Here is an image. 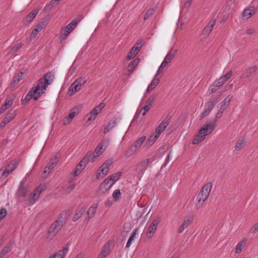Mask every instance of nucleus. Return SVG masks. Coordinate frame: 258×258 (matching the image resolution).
<instances>
[{
  "label": "nucleus",
  "instance_id": "nucleus-26",
  "mask_svg": "<svg viewBox=\"0 0 258 258\" xmlns=\"http://www.w3.org/2000/svg\"><path fill=\"white\" fill-rule=\"evenodd\" d=\"M68 247H63L62 250H59L55 254L50 255L49 258H62L68 252Z\"/></svg>",
  "mask_w": 258,
  "mask_h": 258
},
{
  "label": "nucleus",
  "instance_id": "nucleus-25",
  "mask_svg": "<svg viewBox=\"0 0 258 258\" xmlns=\"http://www.w3.org/2000/svg\"><path fill=\"white\" fill-rule=\"evenodd\" d=\"M109 248V244H106L98 255V258H105L110 252Z\"/></svg>",
  "mask_w": 258,
  "mask_h": 258
},
{
  "label": "nucleus",
  "instance_id": "nucleus-16",
  "mask_svg": "<svg viewBox=\"0 0 258 258\" xmlns=\"http://www.w3.org/2000/svg\"><path fill=\"white\" fill-rule=\"evenodd\" d=\"M169 119H170L166 118L158 126L155 132L157 136H159L160 133L165 130L166 127L169 123Z\"/></svg>",
  "mask_w": 258,
  "mask_h": 258
},
{
  "label": "nucleus",
  "instance_id": "nucleus-11",
  "mask_svg": "<svg viewBox=\"0 0 258 258\" xmlns=\"http://www.w3.org/2000/svg\"><path fill=\"white\" fill-rule=\"evenodd\" d=\"M232 95H228L221 103H220L217 105L218 110V113H223V112L229 105L230 101L232 98Z\"/></svg>",
  "mask_w": 258,
  "mask_h": 258
},
{
  "label": "nucleus",
  "instance_id": "nucleus-8",
  "mask_svg": "<svg viewBox=\"0 0 258 258\" xmlns=\"http://www.w3.org/2000/svg\"><path fill=\"white\" fill-rule=\"evenodd\" d=\"M86 82L87 80L85 78L80 77L76 79L69 89V91L72 92L71 95L74 94L77 91L80 90L81 86L84 85Z\"/></svg>",
  "mask_w": 258,
  "mask_h": 258
},
{
  "label": "nucleus",
  "instance_id": "nucleus-1",
  "mask_svg": "<svg viewBox=\"0 0 258 258\" xmlns=\"http://www.w3.org/2000/svg\"><path fill=\"white\" fill-rule=\"evenodd\" d=\"M55 76L52 72H48L41 78L38 80L36 87H32L24 98L21 99L23 105L27 104L31 98L37 100L38 98L45 92L48 86L53 82Z\"/></svg>",
  "mask_w": 258,
  "mask_h": 258
},
{
  "label": "nucleus",
  "instance_id": "nucleus-33",
  "mask_svg": "<svg viewBox=\"0 0 258 258\" xmlns=\"http://www.w3.org/2000/svg\"><path fill=\"white\" fill-rule=\"evenodd\" d=\"M254 13V8L253 7H250L249 9L245 10L242 13V16L243 17H246V19H247L249 18Z\"/></svg>",
  "mask_w": 258,
  "mask_h": 258
},
{
  "label": "nucleus",
  "instance_id": "nucleus-22",
  "mask_svg": "<svg viewBox=\"0 0 258 258\" xmlns=\"http://www.w3.org/2000/svg\"><path fill=\"white\" fill-rule=\"evenodd\" d=\"M141 47L137 46L135 45L133 46L130 50V53L126 56L127 60H130L133 58L137 54L138 52L140 50Z\"/></svg>",
  "mask_w": 258,
  "mask_h": 258
},
{
  "label": "nucleus",
  "instance_id": "nucleus-57",
  "mask_svg": "<svg viewBox=\"0 0 258 258\" xmlns=\"http://www.w3.org/2000/svg\"><path fill=\"white\" fill-rule=\"evenodd\" d=\"M258 231V222L251 227L250 230V232L254 234Z\"/></svg>",
  "mask_w": 258,
  "mask_h": 258
},
{
  "label": "nucleus",
  "instance_id": "nucleus-41",
  "mask_svg": "<svg viewBox=\"0 0 258 258\" xmlns=\"http://www.w3.org/2000/svg\"><path fill=\"white\" fill-rule=\"evenodd\" d=\"M245 141L243 139H239L236 143L235 148L236 150H240L242 148L244 147Z\"/></svg>",
  "mask_w": 258,
  "mask_h": 258
},
{
  "label": "nucleus",
  "instance_id": "nucleus-39",
  "mask_svg": "<svg viewBox=\"0 0 258 258\" xmlns=\"http://www.w3.org/2000/svg\"><path fill=\"white\" fill-rule=\"evenodd\" d=\"M92 154L91 153H88L86 154V155L82 159V160L79 163L82 166H84L85 167L86 165H87V163L89 161L91 157Z\"/></svg>",
  "mask_w": 258,
  "mask_h": 258
},
{
  "label": "nucleus",
  "instance_id": "nucleus-24",
  "mask_svg": "<svg viewBox=\"0 0 258 258\" xmlns=\"http://www.w3.org/2000/svg\"><path fill=\"white\" fill-rule=\"evenodd\" d=\"M140 61V59L139 58H136L134 59V60L127 67V71L128 72V75H131L134 71L135 70L136 67Z\"/></svg>",
  "mask_w": 258,
  "mask_h": 258
},
{
  "label": "nucleus",
  "instance_id": "nucleus-43",
  "mask_svg": "<svg viewBox=\"0 0 258 258\" xmlns=\"http://www.w3.org/2000/svg\"><path fill=\"white\" fill-rule=\"evenodd\" d=\"M137 149L133 145L126 151L125 155L127 157H130L134 154L137 152Z\"/></svg>",
  "mask_w": 258,
  "mask_h": 258
},
{
  "label": "nucleus",
  "instance_id": "nucleus-17",
  "mask_svg": "<svg viewBox=\"0 0 258 258\" xmlns=\"http://www.w3.org/2000/svg\"><path fill=\"white\" fill-rule=\"evenodd\" d=\"M105 149V147L103 148V145L102 144L99 145L94 152V155L91 158V162H94L96 159L103 152Z\"/></svg>",
  "mask_w": 258,
  "mask_h": 258
},
{
  "label": "nucleus",
  "instance_id": "nucleus-29",
  "mask_svg": "<svg viewBox=\"0 0 258 258\" xmlns=\"http://www.w3.org/2000/svg\"><path fill=\"white\" fill-rule=\"evenodd\" d=\"M159 136H157L156 134L154 133L153 135H151L148 141L146 143L145 146L147 148L151 147L157 140Z\"/></svg>",
  "mask_w": 258,
  "mask_h": 258
},
{
  "label": "nucleus",
  "instance_id": "nucleus-9",
  "mask_svg": "<svg viewBox=\"0 0 258 258\" xmlns=\"http://www.w3.org/2000/svg\"><path fill=\"white\" fill-rule=\"evenodd\" d=\"M257 68L256 66H253L246 69L240 76L241 79H247L252 78L256 72Z\"/></svg>",
  "mask_w": 258,
  "mask_h": 258
},
{
  "label": "nucleus",
  "instance_id": "nucleus-42",
  "mask_svg": "<svg viewBox=\"0 0 258 258\" xmlns=\"http://www.w3.org/2000/svg\"><path fill=\"white\" fill-rule=\"evenodd\" d=\"M105 105L104 103H100L98 106H96L93 110L90 111L89 113H99L102 109L104 108Z\"/></svg>",
  "mask_w": 258,
  "mask_h": 258
},
{
  "label": "nucleus",
  "instance_id": "nucleus-19",
  "mask_svg": "<svg viewBox=\"0 0 258 258\" xmlns=\"http://www.w3.org/2000/svg\"><path fill=\"white\" fill-rule=\"evenodd\" d=\"M98 207L97 204H93L92 206L90 207L87 211V217L86 218V220H89L91 218L94 217L96 212V210Z\"/></svg>",
  "mask_w": 258,
  "mask_h": 258
},
{
  "label": "nucleus",
  "instance_id": "nucleus-38",
  "mask_svg": "<svg viewBox=\"0 0 258 258\" xmlns=\"http://www.w3.org/2000/svg\"><path fill=\"white\" fill-rule=\"evenodd\" d=\"M15 117L14 114H7L6 116L4 118L3 121L1 122V126L5 125L7 123L10 122L12 119Z\"/></svg>",
  "mask_w": 258,
  "mask_h": 258
},
{
  "label": "nucleus",
  "instance_id": "nucleus-23",
  "mask_svg": "<svg viewBox=\"0 0 258 258\" xmlns=\"http://www.w3.org/2000/svg\"><path fill=\"white\" fill-rule=\"evenodd\" d=\"M13 98L12 97H7L5 101V103L1 106V113L5 111L7 109L10 107L13 104Z\"/></svg>",
  "mask_w": 258,
  "mask_h": 258
},
{
  "label": "nucleus",
  "instance_id": "nucleus-12",
  "mask_svg": "<svg viewBox=\"0 0 258 258\" xmlns=\"http://www.w3.org/2000/svg\"><path fill=\"white\" fill-rule=\"evenodd\" d=\"M18 162L17 161H13L11 162L6 167L2 173V175L3 177H6L9 174L13 171L17 167Z\"/></svg>",
  "mask_w": 258,
  "mask_h": 258
},
{
  "label": "nucleus",
  "instance_id": "nucleus-54",
  "mask_svg": "<svg viewBox=\"0 0 258 258\" xmlns=\"http://www.w3.org/2000/svg\"><path fill=\"white\" fill-rule=\"evenodd\" d=\"M23 44L22 43H19L17 44L16 45L13 46L11 48V52H17L19 49H20Z\"/></svg>",
  "mask_w": 258,
  "mask_h": 258
},
{
  "label": "nucleus",
  "instance_id": "nucleus-62",
  "mask_svg": "<svg viewBox=\"0 0 258 258\" xmlns=\"http://www.w3.org/2000/svg\"><path fill=\"white\" fill-rule=\"evenodd\" d=\"M75 187V184H72L71 185H70L67 189V191L68 192H71L72 190H73Z\"/></svg>",
  "mask_w": 258,
  "mask_h": 258
},
{
  "label": "nucleus",
  "instance_id": "nucleus-21",
  "mask_svg": "<svg viewBox=\"0 0 258 258\" xmlns=\"http://www.w3.org/2000/svg\"><path fill=\"white\" fill-rule=\"evenodd\" d=\"M158 75L156 74L153 80L150 83L149 86L147 89L146 92L149 93L151 91L153 90L155 87L159 84L160 82V78H158Z\"/></svg>",
  "mask_w": 258,
  "mask_h": 258
},
{
  "label": "nucleus",
  "instance_id": "nucleus-15",
  "mask_svg": "<svg viewBox=\"0 0 258 258\" xmlns=\"http://www.w3.org/2000/svg\"><path fill=\"white\" fill-rule=\"evenodd\" d=\"M192 218L190 216H186L184 218L183 223L179 227L178 232L181 233L187 228L191 223Z\"/></svg>",
  "mask_w": 258,
  "mask_h": 258
},
{
  "label": "nucleus",
  "instance_id": "nucleus-27",
  "mask_svg": "<svg viewBox=\"0 0 258 258\" xmlns=\"http://www.w3.org/2000/svg\"><path fill=\"white\" fill-rule=\"evenodd\" d=\"M59 158V156L58 155H56L50 160L49 163L46 166V168L50 169L49 172H50L51 170L53 168V165L57 163Z\"/></svg>",
  "mask_w": 258,
  "mask_h": 258
},
{
  "label": "nucleus",
  "instance_id": "nucleus-28",
  "mask_svg": "<svg viewBox=\"0 0 258 258\" xmlns=\"http://www.w3.org/2000/svg\"><path fill=\"white\" fill-rule=\"evenodd\" d=\"M85 211V209L83 207H81L78 209L75 212V214L73 218L74 221H76L79 220L83 215Z\"/></svg>",
  "mask_w": 258,
  "mask_h": 258
},
{
  "label": "nucleus",
  "instance_id": "nucleus-51",
  "mask_svg": "<svg viewBox=\"0 0 258 258\" xmlns=\"http://www.w3.org/2000/svg\"><path fill=\"white\" fill-rule=\"evenodd\" d=\"M46 22L44 20H41V21L35 26L36 28H37L40 32L46 26Z\"/></svg>",
  "mask_w": 258,
  "mask_h": 258
},
{
  "label": "nucleus",
  "instance_id": "nucleus-44",
  "mask_svg": "<svg viewBox=\"0 0 258 258\" xmlns=\"http://www.w3.org/2000/svg\"><path fill=\"white\" fill-rule=\"evenodd\" d=\"M146 139L145 136H142L140 139L137 140L133 144V145L137 148H139L143 144Z\"/></svg>",
  "mask_w": 258,
  "mask_h": 258
},
{
  "label": "nucleus",
  "instance_id": "nucleus-37",
  "mask_svg": "<svg viewBox=\"0 0 258 258\" xmlns=\"http://www.w3.org/2000/svg\"><path fill=\"white\" fill-rule=\"evenodd\" d=\"M39 10L34 9L31 13H30L26 17V20L28 22H31L33 19L36 17L38 13Z\"/></svg>",
  "mask_w": 258,
  "mask_h": 258
},
{
  "label": "nucleus",
  "instance_id": "nucleus-7",
  "mask_svg": "<svg viewBox=\"0 0 258 258\" xmlns=\"http://www.w3.org/2000/svg\"><path fill=\"white\" fill-rule=\"evenodd\" d=\"M46 188V186L44 184H41L34 189L29 199V202L31 205H33L36 202L38 199L41 193Z\"/></svg>",
  "mask_w": 258,
  "mask_h": 258
},
{
  "label": "nucleus",
  "instance_id": "nucleus-46",
  "mask_svg": "<svg viewBox=\"0 0 258 258\" xmlns=\"http://www.w3.org/2000/svg\"><path fill=\"white\" fill-rule=\"evenodd\" d=\"M83 106L82 105L80 104L73 107L71 110L70 113H79L83 111Z\"/></svg>",
  "mask_w": 258,
  "mask_h": 258
},
{
  "label": "nucleus",
  "instance_id": "nucleus-31",
  "mask_svg": "<svg viewBox=\"0 0 258 258\" xmlns=\"http://www.w3.org/2000/svg\"><path fill=\"white\" fill-rule=\"evenodd\" d=\"M246 239H244L240 241L236 245L235 248V253L237 254L240 253L241 252L242 249L245 246L246 243Z\"/></svg>",
  "mask_w": 258,
  "mask_h": 258
},
{
  "label": "nucleus",
  "instance_id": "nucleus-30",
  "mask_svg": "<svg viewBox=\"0 0 258 258\" xmlns=\"http://www.w3.org/2000/svg\"><path fill=\"white\" fill-rule=\"evenodd\" d=\"M110 181V180L108 178L105 179L100 185V188L105 189L106 191L109 190L110 188L111 187L112 185L113 184V182H112L110 184H109Z\"/></svg>",
  "mask_w": 258,
  "mask_h": 258
},
{
  "label": "nucleus",
  "instance_id": "nucleus-63",
  "mask_svg": "<svg viewBox=\"0 0 258 258\" xmlns=\"http://www.w3.org/2000/svg\"><path fill=\"white\" fill-rule=\"evenodd\" d=\"M255 32L254 30L252 28H249L247 30L246 33L247 34L251 35Z\"/></svg>",
  "mask_w": 258,
  "mask_h": 258
},
{
  "label": "nucleus",
  "instance_id": "nucleus-61",
  "mask_svg": "<svg viewBox=\"0 0 258 258\" xmlns=\"http://www.w3.org/2000/svg\"><path fill=\"white\" fill-rule=\"evenodd\" d=\"M7 214V212L5 209H1V219L6 217Z\"/></svg>",
  "mask_w": 258,
  "mask_h": 258
},
{
  "label": "nucleus",
  "instance_id": "nucleus-53",
  "mask_svg": "<svg viewBox=\"0 0 258 258\" xmlns=\"http://www.w3.org/2000/svg\"><path fill=\"white\" fill-rule=\"evenodd\" d=\"M96 115L97 114H87L86 117L84 118V120H86V121H85V122L87 123L91 120H94L96 117Z\"/></svg>",
  "mask_w": 258,
  "mask_h": 258
},
{
  "label": "nucleus",
  "instance_id": "nucleus-64",
  "mask_svg": "<svg viewBox=\"0 0 258 258\" xmlns=\"http://www.w3.org/2000/svg\"><path fill=\"white\" fill-rule=\"evenodd\" d=\"M105 206H106L110 207V206H111L113 204V203H112V202L111 201H110V200H107V201L105 202Z\"/></svg>",
  "mask_w": 258,
  "mask_h": 258
},
{
  "label": "nucleus",
  "instance_id": "nucleus-20",
  "mask_svg": "<svg viewBox=\"0 0 258 258\" xmlns=\"http://www.w3.org/2000/svg\"><path fill=\"white\" fill-rule=\"evenodd\" d=\"M215 24L216 20L214 19L212 21H210L208 23L207 26L205 27V28L204 29L203 31V34L208 35L213 29V27Z\"/></svg>",
  "mask_w": 258,
  "mask_h": 258
},
{
  "label": "nucleus",
  "instance_id": "nucleus-48",
  "mask_svg": "<svg viewBox=\"0 0 258 258\" xmlns=\"http://www.w3.org/2000/svg\"><path fill=\"white\" fill-rule=\"evenodd\" d=\"M121 175V172H118L117 173H115L111 175L110 176L109 178H108L110 180H112L113 182L117 181L118 180L119 177Z\"/></svg>",
  "mask_w": 258,
  "mask_h": 258
},
{
  "label": "nucleus",
  "instance_id": "nucleus-4",
  "mask_svg": "<svg viewBox=\"0 0 258 258\" xmlns=\"http://www.w3.org/2000/svg\"><path fill=\"white\" fill-rule=\"evenodd\" d=\"M66 223V217L60 215L58 219L56 220L49 227L48 230V237L51 239L61 229L62 226Z\"/></svg>",
  "mask_w": 258,
  "mask_h": 258
},
{
  "label": "nucleus",
  "instance_id": "nucleus-40",
  "mask_svg": "<svg viewBox=\"0 0 258 258\" xmlns=\"http://www.w3.org/2000/svg\"><path fill=\"white\" fill-rule=\"evenodd\" d=\"M137 231H138V229H136L132 232L131 236L130 237V238L127 242V243L126 245V247L128 248L130 247L132 241L134 240V239L137 235Z\"/></svg>",
  "mask_w": 258,
  "mask_h": 258
},
{
  "label": "nucleus",
  "instance_id": "nucleus-35",
  "mask_svg": "<svg viewBox=\"0 0 258 258\" xmlns=\"http://www.w3.org/2000/svg\"><path fill=\"white\" fill-rule=\"evenodd\" d=\"M13 243L10 242L7 243L3 248L1 251V255L3 256L6 255L8 252H9L12 248Z\"/></svg>",
  "mask_w": 258,
  "mask_h": 258
},
{
  "label": "nucleus",
  "instance_id": "nucleus-5",
  "mask_svg": "<svg viewBox=\"0 0 258 258\" xmlns=\"http://www.w3.org/2000/svg\"><path fill=\"white\" fill-rule=\"evenodd\" d=\"M83 16L80 15L77 18L73 20L70 24L67 25L61 30V37L65 39L71 32L76 27L78 24L83 19Z\"/></svg>",
  "mask_w": 258,
  "mask_h": 258
},
{
  "label": "nucleus",
  "instance_id": "nucleus-6",
  "mask_svg": "<svg viewBox=\"0 0 258 258\" xmlns=\"http://www.w3.org/2000/svg\"><path fill=\"white\" fill-rule=\"evenodd\" d=\"M112 163L113 160L112 159L107 160L98 170L97 178L98 179L102 178L106 175L109 170V167Z\"/></svg>",
  "mask_w": 258,
  "mask_h": 258
},
{
  "label": "nucleus",
  "instance_id": "nucleus-18",
  "mask_svg": "<svg viewBox=\"0 0 258 258\" xmlns=\"http://www.w3.org/2000/svg\"><path fill=\"white\" fill-rule=\"evenodd\" d=\"M176 52V50L171 48L165 56L163 62L166 65H168V64L170 62L172 59L175 57Z\"/></svg>",
  "mask_w": 258,
  "mask_h": 258
},
{
  "label": "nucleus",
  "instance_id": "nucleus-2",
  "mask_svg": "<svg viewBox=\"0 0 258 258\" xmlns=\"http://www.w3.org/2000/svg\"><path fill=\"white\" fill-rule=\"evenodd\" d=\"M215 127V123L209 122L204 124L199 131L198 134L195 136L193 140L192 143L197 144L203 141L205 137L211 134Z\"/></svg>",
  "mask_w": 258,
  "mask_h": 258
},
{
  "label": "nucleus",
  "instance_id": "nucleus-14",
  "mask_svg": "<svg viewBox=\"0 0 258 258\" xmlns=\"http://www.w3.org/2000/svg\"><path fill=\"white\" fill-rule=\"evenodd\" d=\"M218 97L212 98L210 101L207 103H206V108L203 113H210L216 104L218 102Z\"/></svg>",
  "mask_w": 258,
  "mask_h": 258
},
{
  "label": "nucleus",
  "instance_id": "nucleus-55",
  "mask_svg": "<svg viewBox=\"0 0 258 258\" xmlns=\"http://www.w3.org/2000/svg\"><path fill=\"white\" fill-rule=\"evenodd\" d=\"M220 87H217V85H214V83L213 84L210 86L208 89V92L211 94L213 93H214L218 89H219Z\"/></svg>",
  "mask_w": 258,
  "mask_h": 258
},
{
  "label": "nucleus",
  "instance_id": "nucleus-56",
  "mask_svg": "<svg viewBox=\"0 0 258 258\" xmlns=\"http://www.w3.org/2000/svg\"><path fill=\"white\" fill-rule=\"evenodd\" d=\"M59 1H60V0H51L49 5L48 6H46L45 8L46 9L47 7H49V9H50L51 8L56 6L59 3Z\"/></svg>",
  "mask_w": 258,
  "mask_h": 258
},
{
  "label": "nucleus",
  "instance_id": "nucleus-60",
  "mask_svg": "<svg viewBox=\"0 0 258 258\" xmlns=\"http://www.w3.org/2000/svg\"><path fill=\"white\" fill-rule=\"evenodd\" d=\"M150 108L151 107H150V106L145 104V105L143 107H142V108L141 109V110L140 111L139 113H141L142 110H144L143 113H146L147 112H148L149 111V110L150 109Z\"/></svg>",
  "mask_w": 258,
  "mask_h": 258
},
{
  "label": "nucleus",
  "instance_id": "nucleus-50",
  "mask_svg": "<svg viewBox=\"0 0 258 258\" xmlns=\"http://www.w3.org/2000/svg\"><path fill=\"white\" fill-rule=\"evenodd\" d=\"M112 197L115 201H118L121 197L120 189H117L115 190L112 194Z\"/></svg>",
  "mask_w": 258,
  "mask_h": 258
},
{
  "label": "nucleus",
  "instance_id": "nucleus-34",
  "mask_svg": "<svg viewBox=\"0 0 258 258\" xmlns=\"http://www.w3.org/2000/svg\"><path fill=\"white\" fill-rule=\"evenodd\" d=\"M23 75L24 72H23L22 71L19 72L17 75L13 77L12 83L14 85L17 84L20 81V80L22 79Z\"/></svg>",
  "mask_w": 258,
  "mask_h": 258
},
{
  "label": "nucleus",
  "instance_id": "nucleus-3",
  "mask_svg": "<svg viewBox=\"0 0 258 258\" xmlns=\"http://www.w3.org/2000/svg\"><path fill=\"white\" fill-rule=\"evenodd\" d=\"M212 188L211 183L206 184L201 189L200 192L197 196V203L196 204V208L197 209L202 208L207 199Z\"/></svg>",
  "mask_w": 258,
  "mask_h": 258
},
{
  "label": "nucleus",
  "instance_id": "nucleus-36",
  "mask_svg": "<svg viewBox=\"0 0 258 258\" xmlns=\"http://www.w3.org/2000/svg\"><path fill=\"white\" fill-rule=\"evenodd\" d=\"M116 124L115 119L111 120L107 124V126L105 127L104 133L106 134L107 132L111 131Z\"/></svg>",
  "mask_w": 258,
  "mask_h": 258
},
{
  "label": "nucleus",
  "instance_id": "nucleus-32",
  "mask_svg": "<svg viewBox=\"0 0 258 258\" xmlns=\"http://www.w3.org/2000/svg\"><path fill=\"white\" fill-rule=\"evenodd\" d=\"M27 189H26V186L24 184L23 181L21 184V185L19 186V188L18 190V196L20 197H24L25 196L26 193H27Z\"/></svg>",
  "mask_w": 258,
  "mask_h": 258
},
{
  "label": "nucleus",
  "instance_id": "nucleus-52",
  "mask_svg": "<svg viewBox=\"0 0 258 258\" xmlns=\"http://www.w3.org/2000/svg\"><path fill=\"white\" fill-rule=\"evenodd\" d=\"M157 96L155 95H153L150 97L148 100L146 101V104L150 107L152 106L153 103L155 101L156 99Z\"/></svg>",
  "mask_w": 258,
  "mask_h": 258
},
{
  "label": "nucleus",
  "instance_id": "nucleus-45",
  "mask_svg": "<svg viewBox=\"0 0 258 258\" xmlns=\"http://www.w3.org/2000/svg\"><path fill=\"white\" fill-rule=\"evenodd\" d=\"M156 12V9L155 8H151L149 9L147 12L146 13L144 20L146 21L148 20L151 16H152Z\"/></svg>",
  "mask_w": 258,
  "mask_h": 258
},
{
  "label": "nucleus",
  "instance_id": "nucleus-13",
  "mask_svg": "<svg viewBox=\"0 0 258 258\" xmlns=\"http://www.w3.org/2000/svg\"><path fill=\"white\" fill-rule=\"evenodd\" d=\"M232 72L230 71L228 73L222 76L218 80L214 82V85H217V87H221L226 81H227L232 76Z\"/></svg>",
  "mask_w": 258,
  "mask_h": 258
},
{
  "label": "nucleus",
  "instance_id": "nucleus-49",
  "mask_svg": "<svg viewBox=\"0 0 258 258\" xmlns=\"http://www.w3.org/2000/svg\"><path fill=\"white\" fill-rule=\"evenodd\" d=\"M84 168L85 167L84 166H82V165H81V164H80V163L78 164L76 166V167L75 169V170L74 171V176H76L79 175Z\"/></svg>",
  "mask_w": 258,
  "mask_h": 258
},
{
  "label": "nucleus",
  "instance_id": "nucleus-59",
  "mask_svg": "<svg viewBox=\"0 0 258 258\" xmlns=\"http://www.w3.org/2000/svg\"><path fill=\"white\" fill-rule=\"evenodd\" d=\"M165 63H164L163 62L161 63L160 66L159 67L158 70L157 71V73L156 74L158 75V73H159L160 72H162L163 71L164 69L167 66Z\"/></svg>",
  "mask_w": 258,
  "mask_h": 258
},
{
  "label": "nucleus",
  "instance_id": "nucleus-10",
  "mask_svg": "<svg viewBox=\"0 0 258 258\" xmlns=\"http://www.w3.org/2000/svg\"><path fill=\"white\" fill-rule=\"evenodd\" d=\"M160 221L161 220L159 217H157L153 221L147 232V235L148 238L152 237L157 229V226L160 223Z\"/></svg>",
  "mask_w": 258,
  "mask_h": 258
},
{
  "label": "nucleus",
  "instance_id": "nucleus-58",
  "mask_svg": "<svg viewBox=\"0 0 258 258\" xmlns=\"http://www.w3.org/2000/svg\"><path fill=\"white\" fill-rule=\"evenodd\" d=\"M39 32V30H38V29L37 28H34L32 30L31 33L30 34L31 38H35L37 36V35L38 34Z\"/></svg>",
  "mask_w": 258,
  "mask_h": 258
},
{
  "label": "nucleus",
  "instance_id": "nucleus-47",
  "mask_svg": "<svg viewBox=\"0 0 258 258\" xmlns=\"http://www.w3.org/2000/svg\"><path fill=\"white\" fill-rule=\"evenodd\" d=\"M75 114H69V115L63 119V124L66 125L69 124L72 120Z\"/></svg>",
  "mask_w": 258,
  "mask_h": 258
}]
</instances>
